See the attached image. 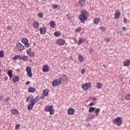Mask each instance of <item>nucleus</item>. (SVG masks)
<instances>
[{
	"mask_svg": "<svg viewBox=\"0 0 130 130\" xmlns=\"http://www.w3.org/2000/svg\"><path fill=\"white\" fill-rule=\"evenodd\" d=\"M32 26L35 29H38V27H39V23L36 21L34 22Z\"/></svg>",
	"mask_w": 130,
	"mask_h": 130,
	"instance_id": "4be33fe9",
	"label": "nucleus"
},
{
	"mask_svg": "<svg viewBox=\"0 0 130 130\" xmlns=\"http://www.w3.org/2000/svg\"><path fill=\"white\" fill-rule=\"evenodd\" d=\"M50 26L51 28H54L55 27V23H54V21H52L50 22Z\"/></svg>",
	"mask_w": 130,
	"mask_h": 130,
	"instance_id": "7c9ffc66",
	"label": "nucleus"
},
{
	"mask_svg": "<svg viewBox=\"0 0 130 130\" xmlns=\"http://www.w3.org/2000/svg\"><path fill=\"white\" fill-rule=\"evenodd\" d=\"M8 75L10 78H13V71L12 70H9L8 71Z\"/></svg>",
	"mask_w": 130,
	"mask_h": 130,
	"instance_id": "cd10ccee",
	"label": "nucleus"
},
{
	"mask_svg": "<svg viewBox=\"0 0 130 130\" xmlns=\"http://www.w3.org/2000/svg\"><path fill=\"white\" fill-rule=\"evenodd\" d=\"M96 87L98 89H101L102 88V83L101 82L97 83Z\"/></svg>",
	"mask_w": 130,
	"mask_h": 130,
	"instance_id": "c85d7f7f",
	"label": "nucleus"
},
{
	"mask_svg": "<svg viewBox=\"0 0 130 130\" xmlns=\"http://www.w3.org/2000/svg\"><path fill=\"white\" fill-rule=\"evenodd\" d=\"M122 30H123V31H125V27H123Z\"/></svg>",
	"mask_w": 130,
	"mask_h": 130,
	"instance_id": "4d7b16f0",
	"label": "nucleus"
},
{
	"mask_svg": "<svg viewBox=\"0 0 130 130\" xmlns=\"http://www.w3.org/2000/svg\"><path fill=\"white\" fill-rule=\"evenodd\" d=\"M24 46L22 45L21 43H17L16 44V49L17 51H22L24 50Z\"/></svg>",
	"mask_w": 130,
	"mask_h": 130,
	"instance_id": "0eeeda50",
	"label": "nucleus"
},
{
	"mask_svg": "<svg viewBox=\"0 0 130 130\" xmlns=\"http://www.w3.org/2000/svg\"><path fill=\"white\" fill-rule=\"evenodd\" d=\"M28 58V56H21L20 59H22V60H27Z\"/></svg>",
	"mask_w": 130,
	"mask_h": 130,
	"instance_id": "c9c22d12",
	"label": "nucleus"
},
{
	"mask_svg": "<svg viewBox=\"0 0 130 130\" xmlns=\"http://www.w3.org/2000/svg\"><path fill=\"white\" fill-rule=\"evenodd\" d=\"M81 27H78L76 28L75 32H76L77 33H80V32H81Z\"/></svg>",
	"mask_w": 130,
	"mask_h": 130,
	"instance_id": "37998d69",
	"label": "nucleus"
},
{
	"mask_svg": "<svg viewBox=\"0 0 130 130\" xmlns=\"http://www.w3.org/2000/svg\"><path fill=\"white\" fill-rule=\"evenodd\" d=\"M75 112V109L73 108H70L68 110V114H70V115H73Z\"/></svg>",
	"mask_w": 130,
	"mask_h": 130,
	"instance_id": "412c9836",
	"label": "nucleus"
},
{
	"mask_svg": "<svg viewBox=\"0 0 130 130\" xmlns=\"http://www.w3.org/2000/svg\"><path fill=\"white\" fill-rule=\"evenodd\" d=\"M4 54H5V53L4 52V51L1 50L0 51V57H4Z\"/></svg>",
	"mask_w": 130,
	"mask_h": 130,
	"instance_id": "79ce46f5",
	"label": "nucleus"
},
{
	"mask_svg": "<svg viewBox=\"0 0 130 130\" xmlns=\"http://www.w3.org/2000/svg\"><path fill=\"white\" fill-rule=\"evenodd\" d=\"M39 30L41 35H43L46 33V28H45V27H41L40 28Z\"/></svg>",
	"mask_w": 130,
	"mask_h": 130,
	"instance_id": "dca6fc26",
	"label": "nucleus"
},
{
	"mask_svg": "<svg viewBox=\"0 0 130 130\" xmlns=\"http://www.w3.org/2000/svg\"><path fill=\"white\" fill-rule=\"evenodd\" d=\"M113 123L116 124L118 126H120L121 124H122V118L120 117H118L113 120Z\"/></svg>",
	"mask_w": 130,
	"mask_h": 130,
	"instance_id": "7ed1b4c3",
	"label": "nucleus"
},
{
	"mask_svg": "<svg viewBox=\"0 0 130 130\" xmlns=\"http://www.w3.org/2000/svg\"><path fill=\"white\" fill-rule=\"evenodd\" d=\"M44 95H43V94L41 96V99H42V100H43V99H44Z\"/></svg>",
	"mask_w": 130,
	"mask_h": 130,
	"instance_id": "864d4df0",
	"label": "nucleus"
},
{
	"mask_svg": "<svg viewBox=\"0 0 130 130\" xmlns=\"http://www.w3.org/2000/svg\"><path fill=\"white\" fill-rule=\"evenodd\" d=\"M38 16L39 18H43V13L42 12L39 13Z\"/></svg>",
	"mask_w": 130,
	"mask_h": 130,
	"instance_id": "4c0bfd02",
	"label": "nucleus"
},
{
	"mask_svg": "<svg viewBox=\"0 0 130 130\" xmlns=\"http://www.w3.org/2000/svg\"><path fill=\"white\" fill-rule=\"evenodd\" d=\"M16 72H21V70H20V69H16Z\"/></svg>",
	"mask_w": 130,
	"mask_h": 130,
	"instance_id": "13d9d810",
	"label": "nucleus"
},
{
	"mask_svg": "<svg viewBox=\"0 0 130 130\" xmlns=\"http://www.w3.org/2000/svg\"><path fill=\"white\" fill-rule=\"evenodd\" d=\"M99 29L102 30V32H104L106 30V28L104 26L100 27Z\"/></svg>",
	"mask_w": 130,
	"mask_h": 130,
	"instance_id": "ea45409f",
	"label": "nucleus"
},
{
	"mask_svg": "<svg viewBox=\"0 0 130 130\" xmlns=\"http://www.w3.org/2000/svg\"><path fill=\"white\" fill-rule=\"evenodd\" d=\"M94 119V116L93 115H90L88 117V119Z\"/></svg>",
	"mask_w": 130,
	"mask_h": 130,
	"instance_id": "a18cd8bd",
	"label": "nucleus"
},
{
	"mask_svg": "<svg viewBox=\"0 0 130 130\" xmlns=\"http://www.w3.org/2000/svg\"><path fill=\"white\" fill-rule=\"evenodd\" d=\"M92 99L93 101H96V100H97V99L95 97H93L92 98Z\"/></svg>",
	"mask_w": 130,
	"mask_h": 130,
	"instance_id": "603ef678",
	"label": "nucleus"
},
{
	"mask_svg": "<svg viewBox=\"0 0 130 130\" xmlns=\"http://www.w3.org/2000/svg\"><path fill=\"white\" fill-rule=\"evenodd\" d=\"M4 99H5V96H0V101H3V100H4Z\"/></svg>",
	"mask_w": 130,
	"mask_h": 130,
	"instance_id": "49530a36",
	"label": "nucleus"
},
{
	"mask_svg": "<svg viewBox=\"0 0 130 130\" xmlns=\"http://www.w3.org/2000/svg\"><path fill=\"white\" fill-rule=\"evenodd\" d=\"M93 22L94 24H98V23H99V22H100V19H99V18H95L93 20Z\"/></svg>",
	"mask_w": 130,
	"mask_h": 130,
	"instance_id": "a878e982",
	"label": "nucleus"
},
{
	"mask_svg": "<svg viewBox=\"0 0 130 130\" xmlns=\"http://www.w3.org/2000/svg\"><path fill=\"white\" fill-rule=\"evenodd\" d=\"M8 101H9V99L6 98L4 100V102H8Z\"/></svg>",
	"mask_w": 130,
	"mask_h": 130,
	"instance_id": "5fc2aeb1",
	"label": "nucleus"
},
{
	"mask_svg": "<svg viewBox=\"0 0 130 130\" xmlns=\"http://www.w3.org/2000/svg\"><path fill=\"white\" fill-rule=\"evenodd\" d=\"M11 112L12 114H13L14 115H15L16 114H18V113H19V111H18V110H17L16 109H11Z\"/></svg>",
	"mask_w": 130,
	"mask_h": 130,
	"instance_id": "aec40b11",
	"label": "nucleus"
},
{
	"mask_svg": "<svg viewBox=\"0 0 130 130\" xmlns=\"http://www.w3.org/2000/svg\"><path fill=\"white\" fill-rule=\"evenodd\" d=\"M7 29V31H9V30H11V31H12L13 30V27L11 26H8L5 28V29Z\"/></svg>",
	"mask_w": 130,
	"mask_h": 130,
	"instance_id": "58836bf2",
	"label": "nucleus"
},
{
	"mask_svg": "<svg viewBox=\"0 0 130 130\" xmlns=\"http://www.w3.org/2000/svg\"><path fill=\"white\" fill-rule=\"evenodd\" d=\"M91 85L92 83L90 82H89L82 85V88L83 89V90H84V91H87V90H88L90 88V87H91Z\"/></svg>",
	"mask_w": 130,
	"mask_h": 130,
	"instance_id": "423d86ee",
	"label": "nucleus"
},
{
	"mask_svg": "<svg viewBox=\"0 0 130 130\" xmlns=\"http://www.w3.org/2000/svg\"><path fill=\"white\" fill-rule=\"evenodd\" d=\"M20 126H21L20 124H16V125H15V129L18 130V129H19V128H20Z\"/></svg>",
	"mask_w": 130,
	"mask_h": 130,
	"instance_id": "a19ab883",
	"label": "nucleus"
},
{
	"mask_svg": "<svg viewBox=\"0 0 130 130\" xmlns=\"http://www.w3.org/2000/svg\"><path fill=\"white\" fill-rule=\"evenodd\" d=\"M49 93V91L48 89H44L43 91V96H45V97H46V96H48V94Z\"/></svg>",
	"mask_w": 130,
	"mask_h": 130,
	"instance_id": "a211bd4d",
	"label": "nucleus"
},
{
	"mask_svg": "<svg viewBox=\"0 0 130 130\" xmlns=\"http://www.w3.org/2000/svg\"><path fill=\"white\" fill-rule=\"evenodd\" d=\"M93 105H94V103L93 102L90 103L89 105V106H93Z\"/></svg>",
	"mask_w": 130,
	"mask_h": 130,
	"instance_id": "3c124183",
	"label": "nucleus"
},
{
	"mask_svg": "<svg viewBox=\"0 0 130 130\" xmlns=\"http://www.w3.org/2000/svg\"><path fill=\"white\" fill-rule=\"evenodd\" d=\"M95 113L96 115V116H98L99 115V113H100V109L97 108L95 109Z\"/></svg>",
	"mask_w": 130,
	"mask_h": 130,
	"instance_id": "473e14b6",
	"label": "nucleus"
},
{
	"mask_svg": "<svg viewBox=\"0 0 130 130\" xmlns=\"http://www.w3.org/2000/svg\"><path fill=\"white\" fill-rule=\"evenodd\" d=\"M78 5L79 7H84L85 5H86V1L85 0H79L78 2Z\"/></svg>",
	"mask_w": 130,
	"mask_h": 130,
	"instance_id": "f8f14e48",
	"label": "nucleus"
},
{
	"mask_svg": "<svg viewBox=\"0 0 130 130\" xmlns=\"http://www.w3.org/2000/svg\"><path fill=\"white\" fill-rule=\"evenodd\" d=\"M85 41H86V39L81 38L79 39V44H82L83 43V42H85Z\"/></svg>",
	"mask_w": 130,
	"mask_h": 130,
	"instance_id": "c756f323",
	"label": "nucleus"
},
{
	"mask_svg": "<svg viewBox=\"0 0 130 130\" xmlns=\"http://www.w3.org/2000/svg\"><path fill=\"white\" fill-rule=\"evenodd\" d=\"M21 41L22 43L24 44V46L25 47H26V48L30 46V44L28 43V39L24 38Z\"/></svg>",
	"mask_w": 130,
	"mask_h": 130,
	"instance_id": "1a4fd4ad",
	"label": "nucleus"
},
{
	"mask_svg": "<svg viewBox=\"0 0 130 130\" xmlns=\"http://www.w3.org/2000/svg\"><path fill=\"white\" fill-rule=\"evenodd\" d=\"M71 19V14H68L67 15V20H70Z\"/></svg>",
	"mask_w": 130,
	"mask_h": 130,
	"instance_id": "de8ad7c7",
	"label": "nucleus"
},
{
	"mask_svg": "<svg viewBox=\"0 0 130 130\" xmlns=\"http://www.w3.org/2000/svg\"><path fill=\"white\" fill-rule=\"evenodd\" d=\"M1 69H0V74H1Z\"/></svg>",
	"mask_w": 130,
	"mask_h": 130,
	"instance_id": "680f3d73",
	"label": "nucleus"
},
{
	"mask_svg": "<svg viewBox=\"0 0 130 130\" xmlns=\"http://www.w3.org/2000/svg\"><path fill=\"white\" fill-rule=\"evenodd\" d=\"M105 40H106V42H109V41H110V39L108 38L106 39Z\"/></svg>",
	"mask_w": 130,
	"mask_h": 130,
	"instance_id": "8fccbe9b",
	"label": "nucleus"
},
{
	"mask_svg": "<svg viewBox=\"0 0 130 130\" xmlns=\"http://www.w3.org/2000/svg\"><path fill=\"white\" fill-rule=\"evenodd\" d=\"M34 105H35V104L34 103H30L27 106V109L28 110H31L33 107H34Z\"/></svg>",
	"mask_w": 130,
	"mask_h": 130,
	"instance_id": "5701e85b",
	"label": "nucleus"
},
{
	"mask_svg": "<svg viewBox=\"0 0 130 130\" xmlns=\"http://www.w3.org/2000/svg\"><path fill=\"white\" fill-rule=\"evenodd\" d=\"M53 9H57V8H59V6L56 4H52Z\"/></svg>",
	"mask_w": 130,
	"mask_h": 130,
	"instance_id": "e433bc0d",
	"label": "nucleus"
},
{
	"mask_svg": "<svg viewBox=\"0 0 130 130\" xmlns=\"http://www.w3.org/2000/svg\"><path fill=\"white\" fill-rule=\"evenodd\" d=\"M20 80V77L18 76H15L13 78V83H17Z\"/></svg>",
	"mask_w": 130,
	"mask_h": 130,
	"instance_id": "393cba45",
	"label": "nucleus"
},
{
	"mask_svg": "<svg viewBox=\"0 0 130 130\" xmlns=\"http://www.w3.org/2000/svg\"><path fill=\"white\" fill-rule=\"evenodd\" d=\"M45 111L46 112H50V115L54 113V110H53V105L47 106L45 107Z\"/></svg>",
	"mask_w": 130,
	"mask_h": 130,
	"instance_id": "20e7f679",
	"label": "nucleus"
},
{
	"mask_svg": "<svg viewBox=\"0 0 130 130\" xmlns=\"http://www.w3.org/2000/svg\"><path fill=\"white\" fill-rule=\"evenodd\" d=\"M86 121H89V118L85 119Z\"/></svg>",
	"mask_w": 130,
	"mask_h": 130,
	"instance_id": "052dcab7",
	"label": "nucleus"
},
{
	"mask_svg": "<svg viewBox=\"0 0 130 130\" xmlns=\"http://www.w3.org/2000/svg\"><path fill=\"white\" fill-rule=\"evenodd\" d=\"M66 43V41L62 39H59L57 41V44L58 45H63Z\"/></svg>",
	"mask_w": 130,
	"mask_h": 130,
	"instance_id": "4468645a",
	"label": "nucleus"
},
{
	"mask_svg": "<svg viewBox=\"0 0 130 130\" xmlns=\"http://www.w3.org/2000/svg\"><path fill=\"white\" fill-rule=\"evenodd\" d=\"M125 99V100H130V93L126 94Z\"/></svg>",
	"mask_w": 130,
	"mask_h": 130,
	"instance_id": "2f4dec72",
	"label": "nucleus"
},
{
	"mask_svg": "<svg viewBox=\"0 0 130 130\" xmlns=\"http://www.w3.org/2000/svg\"><path fill=\"white\" fill-rule=\"evenodd\" d=\"M54 35L56 37H59V36H60V32L59 31H55L54 34Z\"/></svg>",
	"mask_w": 130,
	"mask_h": 130,
	"instance_id": "f704fd0d",
	"label": "nucleus"
},
{
	"mask_svg": "<svg viewBox=\"0 0 130 130\" xmlns=\"http://www.w3.org/2000/svg\"><path fill=\"white\" fill-rule=\"evenodd\" d=\"M5 80H6L7 81V80H8V77H6L5 78Z\"/></svg>",
	"mask_w": 130,
	"mask_h": 130,
	"instance_id": "bf43d9fd",
	"label": "nucleus"
},
{
	"mask_svg": "<svg viewBox=\"0 0 130 130\" xmlns=\"http://www.w3.org/2000/svg\"><path fill=\"white\" fill-rule=\"evenodd\" d=\"M27 53L28 55L31 56V57H33L35 55V53L34 51L31 50V48L28 49L27 50Z\"/></svg>",
	"mask_w": 130,
	"mask_h": 130,
	"instance_id": "9b49d317",
	"label": "nucleus"
},
{
	"mask_svg": "<svg viewBox=\"0 0 130 130\" xmlns=\"http://www.w3.org/2000/svg\"><path fill=\"white\" fill-rule=\"evenodd\" d=\"M60 84H61V80L59 78L52 82V85L53 86V87H58Z\"/></svg>",
	"mask_w": 130,
	"mask_h": 130,
	"instance_id": "39448f33",
	"label": "nucleus"
},
{
	"mask_svg": "<svg viewBox=\"0 0 130 130\" xmlns=\"http://www.w3.org/2000/svg\"><path fill=\"white\" fill-rule=\"evenodd\" d=\"M123 22H124V24H126V23H127V19L126 18H124L123 19Z\"/></svg>",
	"mask_w": 130,
	"mask_h": 130,
	"instance_id": "09e8293b",
	"label": "nucleus"
},
{
	"mask_svg": "<svg viewBox=\"0 0 130 130\" xmlns=\"http://www.w3.org/2000/svg\"><path fill=\"white\" fill-rule=\"evenodd\" d=\"M28 91L29 93H35V92H36V88L33 87H29Z\"/></svg>",
	"mask_w": 130,
	"mask_h": 130,
	"instance_id": "6ab92c4d",
	"label": "nucleus"
},
{
	"mask_svg": "<svg viewBox=\"0 0 130 130\" xmlns=\"http://www.w3.org/2000/svg\"><path fill=\"white\" fill-rule=\"evenodd\" d=\"M85 72H86V69H82L81 70V74H82V75H84Z\"/></svg>",
	"mask_w": 130,
	"mask_h": 130,
	"instance_id": "c03bdc74",
	"label": "nucleus"
},
{
	"mask_svg": "<svg viewBox=\"0 0 130 130\" xmlns=\"http://www.w3.org/2000/svg\"><path fill=\"white\" fill-rule=\"evenodd\" d=\"M17 59H21V56L19 55H16L13 57V60H17Z\"/></svg>",
	"mask_w": 130,
	"mask_h": 130,
	"instance_id": "bb28decb",
	"label": "nucleus"
},
{
	"mask_svg": "<svg viewBox=\"0 0 130 130\" xmlns=\"http://www.w3.org/2000/svg\"><path fill=\"white\" fill-rule=\"evenodd\" d=\"M120 12L118 10H115V13H114V19L115 20H117L119 19V17H120Z\"/></svg>",
	"mask_w": 130,
	"mask_h": 130,
	"instance_id": "9d476101",
	"label": "nucleus"
},
{
	"mask_svg": "<svg viewBox=\"0 0 130 130\" xmlns=\"http://www.w3.org/2000/svg\"><path fill=\"white\" fill-rule=\"evenodd\" d=\"M96 109L94 108V107H90L89 110H88V111L89 112H90V113L93 112V111H95V110Z\"/></svg>",
	"mask_w": 130,
	"mask_h": 130,
	"instance_id": "72a5a7b5",
	"label": "nucleus"
},
{
	"mask_svg": "<svg viewBox=\"0 0 130 130\" xmlns=\"http://www.w3.org/2000/svg\"><path fill=\"white\" fill-rule=\"evenodd\" d=\"M43 72L44 73H48L49 72V67L48 65H45L43 67Z\"/></svg>",
	"mask_w": 130,
	"mask_h": 130,
	"instance_id": "ddd939ff",
	"label": "nucleus"
},
{
	"mask_svg": "<svg viewBox=\"0 0 130 130\" xmlns=\"http://www.w3.org/2000/svg\"><path fill=\"white\" fill-rule=\"evenodd\" d=\"M37 101H38V96H36L35 98L33 96H28L26 100V102L28 103L36 104Z\"/></svg>",
	"mask_w": 130,
	"mask_h": 130,
	"instance_id": "f03ea898",
	"label": "nucleus"
},
{
	"mask_svg": "<svg viewBox=\"0 0 130 130\" xmlns=\"http://www.w3.org/2000/svg\"><path fill=\"white\" fill-rule=\"evenodd\" d=\"M78 60L80 61V62H84V60H85V58H84V57L82 55H80L78 56Z\"/></svg>",
	"mask_w": 130,
	"mask_h": 130,
	"instance_id": "b1692460",
	"label": "nucleus"
},
{
	"mask_svg": "<svg viewBox=\"0 0 130 130\" xmlns=\"http://www.w3.org/2000/svg\"><path fill=\"white\" fill-rule=\"evenodd\" d=\"M26 71L27 72V75L28 77H32V69L30 67H27L26 68Z\"/></svg>",
	"mask_w": 130,
	"mask_h": 130,
	"instance_id": "6e6552de",
	"label": "nucleus"
},
{
	"mask_svg": "<svg viewBox=\"0 0 130 130\" xmlns=\"http://www.w3.org/2000/svg\"><path fill=\"white\" fill-rule=\"evenodd\" d=\"M59 79H60L61 81H62L63 82H67L68 81V78H67V76L64 75H62Z\"/></svg>",
	"mask_w": 130,
	"mask_h": 130,
	"instance_id": "f3484780",
	"label": "nucleus"
},
{
	"mask_svg": "<svg viewBox=\"0 0 130 130\" xmlns=\"http://www.w3.org/2000/svg\"><path fill=\"white\" fill-rule=\"evenodd\" d=\"M89 17V12L86 10H83L81 12L80 15L79 16V19L81 21V23H84L88 20Z\"/></svg>",
	"mask_w": 130,
	"mask_h": 130,
	"instance_id": "f257e3e1",
	"label": "nucleus"
},
{
	"mask_svg": "<svg viewBox=\"0 0 130 130\" xmlns=\"http://www.w3.org/2000/svg\"><path fill=\"white\" fill-rule=\"evenodd\" d=\"M25 84H26V85H29V84H30V82L29 81H26Z\"/></svg>",
	"mask_w": 130,
	"mask_h": 130,
	"instance_id": "6e6d98bb",
	"label": "nucleus"
},
{
	"mask_svg": "<svg viewBox=\"0 0 130 130\" xmlns=\"http://www.w3.org/2000/svg\"><path fill=\"white\" fill-rule=\"evenodd\" d=\"M123 66L124 67H129L130 66V59L125 60L123 62Z\"/></svg>",
	"mask_w": 130,
	"mask_h": 130,
	"instance_id": "2eb2a0df",
	"label": "nucleus"
}]
</instances>
